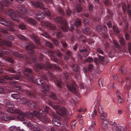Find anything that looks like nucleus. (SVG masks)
I'll return each mask as SVG.
<instances>
[{"label": "nucleus", "mask_w": 131, "mask_h": 131, "mask_svg": "<svg viewBox=\"0 0 131 131\" xmlns=\"http://www.w3.org/2000/svg\"><path fill=\"white\" fill-rule=\"evenodd\" d=\"M48 104L57 110L56 112L58 114L64 116L65 117L66 119L68 118L69 117V115H68L67 110L65 107H62L60 108L58 105H54L51 102H49Z\"/></svg>", "instance_id": "obj_7"}, {"label": "nucleus", "mask_w": 131, "mask_h": 131, "mask_svg": "<svg viewBox=\"0 0 131 131\" xmlns=\"http://www.w3.org/2000/svg\"><path fill=\"white\" fill-rule=\"evenodd\" d=\"M28 87L30 89L29 90L30 91H31V92L29 91L23 90L20 86L18 85L15 86V89L17 90L23 92V93L26 94L29 96L32 97L34 95V94L35 92L34 90L32 87L28 85Z\"/></svg>", "instance_id": "obj_10"}, {"label": "nucleus", "mask_w": 131, "mask_h": 131, "mask_svg": "<svg viewBox=\"0 0 131 131\" xmlns=\"http://www.w3.org/2000/svg\"><path fill=\"white\" fill-rule=\"evenodd\" d=\"M113 42L114 45L117 48H119L121 47L119 44L115 40H113Z\"/></svg>", "instance_id": "obj_46"}, {"label": "nucleus", "mask_w": 131, "mask_h": 131, "mask_svg": "<svg viewBox=\"0 0 131 131\" xmlns=\"http://www.w3.org/2000/svg\"><path fill=\"white\" fill-rule=\"evenodd\" d=\"M2 119L3 120L6 121H8L9 120H11V118L8 116H3L2 117Z\"/></svg>", "instance_id": "obj_42"}, {"label": "nucleus", "mask_w": 131, "mask_h": 131, "mask_svg": "<svg viewBox=\"0 0 131 131\" xmlns=\"http://www.w3.org/2000/svg\"><path fill=\"white\" fill-rule=\"evenodd\" d=\"M9 71L12 73H15L16 72L15 69L13 67H9L8 69Z\"/></svg>", "instance_id": "obj_53"}, {"label": "nucleus", "mask_w": 131, "mask_h": 131, "mask_svg": "<svg viewBox=\"0 0 131 131\" xmlns=\"http://www.w3.org/2000/svg\"><path fill=\"white\" fill-rule=\"evenodd\" d=\"M55 21L61 25V29L64 32L67 31L68 30L72 31L74 30V28L72 25H71L70 28H68L67 23L66 20L63 19L62 17H56L55 19Z\"/></svg>", "instance_id": "obj_6"}, {"label": "nucleus", "mask_w": 131, "mask_h": 131, "mask_svg": "<svg viewBox=\"0 0 131 131\" xmlns=\"http://www.w3.org/2000/svg\"><path fill=\"white\" fill-rule=\"evenodd\" d=\"M50 85H48L47 84H46L45 85L44 84L42 87H43V89L45 91L47 92H48L50 90Z\"/></svg>", "instance_id": "obj_33"}, {"label": "nucleus", "mask_w": 131, "mask_h": 131, "mask_svg": "<svg viewBox=\"0 0 131 131\" xmlns=\"http://www.w3.org/2000/svg\"><path fill=\"white\" fill-rule=\"evenodd\" d=\"M47 74L50 79L53 81L57 86L60 89L62 88L63 83L61 79H58L56 76L53 75L49 71L48 72Z\"/></svg>", "instance_id": "obj_11"}, {"label": "nucleus", "mask_w": 131, "mask_h": 131, "mask_svg": "<svg viewBox=\"0 0 131 131\" xmlns=\"http://www.w3.org/2000/svg\"><path fill=\"white\" fill-rule=\"evenodd\" d=\"M3 33H6L5 36V38L12 40H14V36L12 35H10L9 34H7L6 31H4Z\"/></svg>", "instance_id": "obj_27"}, {"label": "nucleus", "mask_w": 131, "mask_h": 131, "mask_svg": "<svg viewBox=\"0 0 131 131\" xmlns=\"http://www.w3.org/2000/svg\"><path fill=\"white\" fill-rule=\"evenodd\" d=\"M30 37L32 40L35 41L37 45H40V40L39 37L33 34L31 35Z\"/></svg>", "instance_id": "obj_23"}, {"label": "nucleus", "mask_w": 131, "mask_h": 131, "mask_svg": "<svg viewBox=\"0 0 131 131\" xmlns=\"http://www.w3.org/2000/svg\"><path fill=\"white\" fill-rule=\"evenodd\" d=\"M107 11L108 15L106 16L105 18V20H107L108 19H112V17L113 16V13L110 10L108 9L107 10Z\"/></svg>", "instance_id": "obj_26"}, {"label": "nucleus", "mask_w": 131, "mask_h": 131, "mask_svg": "<svg viewBox=\"0 0 131 131\" xmlns=\"http://www.w3.org/2000/svg\"><path fill=\"white\" fill-rule=\"evenodd\" d=\"M10 129L11 131H17V128L15 126H12L10 127Z\"/></svg>", "instance_id": "obj_64"}, {"label": "nucleus", "mask_w": 131, "mask_h": 131, "mask_svg": "<svg viewBox=\"0 0 131 131\" xmlns=\"http://www.w3.org/2000/svg\"><path fill=\"white\" fill-rule=\"evenodd\" d=\"M51 41L53 42L54 44L56 46H59V43L58 41L57 40L53 39Z\"/></svg>", "instance_id": "obj_43"}, {"label": "nucleus", "mask_w": 131, "mask_h": 131, "mask_svg": "<svg viewBox=\"0 0 131 131\" xmlns=\"http://www.w3.org/2000/svg\"><path fill=\"white\" fill-rule=\"evenodd\" d=\"M80 53L78 54V57L80 59H81L82 58V55L83 57H86L88 55V54L89 52L88 51V49L87 48H84L80 50Z\"/></svg>", "instance_id": "obj_17"}, {"label": "nucleus", "mask_w": 131, "mask_h": 131, "mask_svg": "<svg viewBox=\"0 0 131 131\" xmlns=\"http://www.w3.org/2000/svg\"><path fill=\"white\" fill-rule=\"evenodd\" d=\"M35 47V46L32 43H31L26 47V48L28 50V52L30 53H34V51L33 49Z\"/></svg>", "instance_id": "obj_19"}, {"label": "nucleus", "mask_w": 131, "mask_h": 131, "mask_svg": "<svg viewBox=\"0 0 131 131\" xmlns=\"http://www.w3.org/2000/svg\"><path fill=\"white\" fill-rule=\"evenodd\" d=\"M19 39L24 40H26L27 39L26 37L21 35H18L17 36Z\"/></svg>", "instance_id": "obj_44"}, {"label": "nucleus", "mask_w": 131, "mask_h": 131, "mask_svg": "<svg viewBox=\"0 0 131 131\" xmlns=\"http://www.w3.org/2000/svg\"><path fill=\"white\" fill-rule=\"evenodd\" d=\"M0 57L4 58L5 59L7 60V61L13 63L14 62V61L10 57H8L7 56H4L3 54L0 53Z\"/></svg>", "instance_id": "obj_25"}, {"label": "nucleus", "mask_w": 131, "mask_h": 131, "mask_svg": "<svg viewBox=\"0 0 131 131\" xmlns=\"http://www.w3.org/2000/svg\"><path fill=\"white\" fill-rule=\"evenodd\" d=\"M96 51L97 53H98L102 54H103L104 52L100 48H97L96 49Z\"/></svg>", "instance_id": "obj_49"}, {"label": "nucleus", "mask_w": 131, "mask_h": 131, "mask_svg": "<svg viewBox=\"0 0 131 131\" xmlns=\"http://www.w3.org/2000/svg\"><path fill=\"white\" fill-rule=\"evenodd\" d=\"M31 4L36 8H39L42 9L43 11L46 14L47 16H50L51 14L49 10L45 7L39 1H33L31 2Z\"/></svg>", "instance_id": "obj_9"}, {"label": "nucleus", "mask_w": 131, "mask_h": 131, "mask_svg": "<svg viewBox=\"0 0 131 131\" xmlns=\"http://www.w3.org/2000/svg\"><path fill=\"white\" fill-rule=\"evenodd\" d=\"M26 11V10L25 13H22L21 15H19V16H20V18L26 19L27 22L29 24H32L33 25H36L37 23V22L35 19L32 18H28Z\"/></svg>", "instance_id": "obj_14"}, {"label": "nucleus", "mask_w": 131, "mask_h": 131, "mask_svg": "<svg viewBox=\"0 0 131 131\" xmlns=\"http://www.w3.org/2000/svg\"><path fill=\"white\" fill-rule=\"evenodd\" d=\"M80 39L83 42L86 41L87 40H86L85 37L83 35H80L79 37Z\"/></svg>", "instance_id": "obj_54"}, {"label": "nucleus", "mask_w": 131, "mask_h": 131, "mask_svg": "<svg viewBox=\"0 0 131 131\" xmlns=\"http://www.w3.org/2000/svg\"><path fill=\"white\" fill-rule=\"evenodd\" d=\"M77 73L75 75V78L77 80H80L81 78V76L79 74L80 72H79Z\"/></svg>", "instance_id": "obj_55"}, {"label": "nucleus", "mask_w": 131, "mask_h": 131, "mask_svg": "<svg viewBox=\"0 0 131 131\" xmlns=\"http://www.w3.org/2000/svg\"><path fill=\"white\" fill-rule=\"evenodd\" d=\"M1 36L0 34V51L1 52L5 54H9L10 56L13 55L17 57L22 58L28 60V57L26 55L21 54L17 52L8 49V47L7 46H12V42L8 40L4 41L2 40Z\"/></svg>", "instance_id": "obj_2"}, {"label": "nucleus", "mask_w": 131, "mask_h": 131, "mask_svg": "<svg viewBox=\"0 0 131 131\" xmlns=\"http://www.w3.org/2000/svg\"><path fill=\"white\" fill-rule=\"evenodd\" d=\"M0 23L4 25L7 26V29L8 30L12 32H15V30L13 28L14 26V24L9 21L1 18L0 19Z\"/></svg>", "instance_id": "obj_12"}, {"label": "nucleus", "mask_w": 131, "mask_h": 131, "mask_svg": "<svg viewBox=\"0 0 131 131\" xmlns=\"http://www.w3.org/2000/svg\"><path fill=\"white\" fill-rule=\"evenodd\" d=\"M13 0H6L4 1L2 4V6L4 7L8 6H9V4H11Z\"/></svg>", "instance_id": "obj_30"}, {"label": "nucleus", "mask_w": 131, "mask_h": 131, "mask_svg": "<svg viewBox=\"0 0 131 131\" xmlns=\"http://www.w3.org/2000/svg\"><path fill=\"white\" fill-rule=\"evenodd\" d=\"M40 61L43 62V63L40 62L38 63L37 57L35 56L32 55L29 60L35 63V66L37 68L41 69L43 68L48 70L53 68L55 69L59 70L60 67L59 66L56 64H53L52 65L48 61L47 58L43 54H40L39 56Z\"/></svg>", "instance_id": "obj_1"}, {"label": "nucleus", "mask_w": 131, "mask_h": 131, "mask_svg": "<svg viewBox=\"0 0 131 131\" xmlns=\"http://www.w3.org/2000/svg\"><path fill=\"white\" fill-rule=\"evenodd\" d=\"M58 12L62 16L64 15V13L61 8L60 7H58Z\"/></svg>", "instance_id": "obj_60"}, {"label": "nucleus", "mask_w": 131, "mask_h": 131, "mask_svg": "<svg viewBox=\"0 0 131 131\" xmlns=\"http://www.w3.org/2000/svg\"><path fill=\"white\" fill-rule=\"evenodd\" d=\"M23 123L27 127H31L33 125L30 122L28 121H27L26 122H24Z\"/></svg>", "instance_id": "obj_41"}, {"label": "nucleus", "mask_w": 131, "mask_h": 131, "mask_svg": "<svg viewBox=\"0 0 131 131\" xmlns=\"http://www.w3.org/2000/svg\"><path fill=\"white\" fill-rule=\"evenodd\" d=\"M41 35L42 36H44L48 38H49L50 37V35L47 32H44L41 33Z\"/></svg>", "instance_id": "obj_57"}, {"label": "nucleus", "mask_w": 131, "mask_h": 131, "mask_svg": "<svg viewBox=\"0 0 131 131\" xmlns=\"http://www.w3.org/2000/svg\"><path fill=\"white\" fill-rule=\"evenodd\" d=\"M61 43L64 48L66 49L68 47V44L64 40H62L61 41Z\"/></svg>", "instance_id": "obj_39"}, {"label": "nucleus", "mask_w": 131, "mask_h": 131, "mask_svg": "<svg viewBox=\"0 0 131 131\" xmlns=\"http://www.w3.org/2000/svg\"><path fill=\"white\" fill-rule=\"evenodd\" d=\"M96 29L98 31H101L102 29V26L100 25H98L96 27Z\"/></svg>", "instance_id": "obj_52"}, {"label": "nucleus", "mask_w": 131, "mask_h": 131, "mask_svg": "<svg viewBox=\"0 0 131 131\" xmlns=\"http://www.w3.org/2000/svg\"><path fill=\"white\" fill-rule=\"evenodd\" d=\"M107 114L105 113H103L100 116V118L101 119H104L106 117Z\"/></svg>", "instance_id": "obj_50"}, {"label": "nucleus", "mask_w": 131, "mask_h": 131, "mask_svg": "<svg viewBox=\"0 0 131 131\" xmlns=\"http://www.w3.org/2000/svg\"><path fill=\"white\" fill-rule=\"evenodd\" d=\"M83 33L88 35H90L91 33L89 28H87L84 29L83 30Z\"/></svg>", "instance_id": "obj_36"}, {"label": "nucleus", "mask_w": 131, "mask_h": 131, "mask_svg": "<svg viewBox=\"0 0 131 131\" xmlns=\"http://www.w3.org/2000/svg\"><path fill=\"white\" fill-rule=\"evenodd\" d=\"M18 10L17 12L14 13L12 9H9L6 11L5 14L11 17V18L13 20L19 22V18L20 16L19 15H21L22 13H25L26 10V7L24 6L20 5L18 7Z\"/></svg>", "instance_id": "obj_4"}, {"label": "nucleus", "mask_w": 131, "mask_h": 131, "mask_svg": "<svg viewBox=\"0 0 131 131\" xmlns=\"http://www.w3.org/2000/svg\"><path fill=\"white\" fill-rule=\"evenodd\" d=\"M19 27L20 29L23 30L25 29L26 28L25 25L23 24H19Z\"/></svg>", "instance_id": "obj_61"}, {"label": "nucleus", "mask_w": 131, "mask_h": 131, "mask_svg": "<svg viewBox=\"0 0 131 131\" xmlns=\"http://www.w3.org/2000/svg\"><path fill=\"white\" fill-rule=\"evenodd\" d=\"M97 111L95 109H94V113L92 112L90 114V117L91 119H95L96 117L97 116Z\"/></svg>", "instance_id": "obj_29"}, {"label": "nucleus", "mask_w": 131, "mask_h": 131, "mask_svg": "<svg viewBox=\"0 0 131 131\" xmlns=\"http://www.w3.org/2000/svg\"><path fill=\"white\" fill-rule=\"evenodd\" d=\"M46 53H48L49 56L50 55L51 59L55 62H56L57 59L55 56L53 55L55 54V52L52 50H46Z\"/></svg>", "instance_id": "obj_21"}, {"label": "nucleus", "mask_w": 131, "mask_h": 131, "mask_svg": "<svg viewBox=\"0 0 131 131\" xmlns=\"http://www.w3.org/2000/svg\"><path fill=\"white\" fill-rule=\"evenodd\" d=\"M41 25L43 26L48 27L51 29L55 30L56 29V27L53 24H51L49 21H42L40 23Z\"/></svg>", "instance_id": "obj_16"}, {"label": "nucleus", "mask_w": 131, "mask_h": 131, "mask_svg": "<svg viewBox=\"0 0 131 131\" xmlns=\"http://www.w3.org/2000/svg\"><path fill=\"white\" fill-rule=\"evenodd\" d=\"M45 111H44L45 112L46 114V113H47L48 114H49V112H52V111H51L49 107L47 106H46L45 107ZM51 113L53 115L54 114H53V112H51Z\"/></svg>", "instance_id": "obj_38"}, {"label": "nucleus", "mask_w": 131, "mask_h": 131, "mask_svg": "<svg viewBox=\"0 0 131 131\" xmlns=\"http://www.w3.org/2000/svg\"><path fill=\"white\" fill-rule=\"evenodd\" d=\"M76 9L78 13H80L82 9V6L79 4H77L76 6Z\"/></svg>", "instance_id": "obj_34"}, {"label": "nucleus", "mask_w": 131, "mask_h": 131, "mask_svg": "<svg viewBox=\"0 0 131 131\" xmlns=\"http://www.w3.org/2000/svg\"><path fill=\"white\" fill-rule=\"evenodd\" d=\"M75 26L76 27L78 28L81 24V22L80 19H77L76 21L74 22Z\"/></svg>", "instance_id": "obj_32"}, {"label": "nucleus", "mask_w": 131, "mask_h": 131, "mask_svg": "<svg viewBox=\"0 0 131 131\" xmlns=\"http://www.w3.org/2000/svg\"><path fill=\"white\" fill-rule=\"evenodd\" d=\"M93 60V59L92 58L88 57L85 59L86 62H91Z\"/></svg>", "instance_id": "obj_63"}, {"label": "nucleus", "mask_w": 131, "mask_h": 131, "mask_svg": "<svg viewBox=\"0 0 131 131\" xmlns=\"http://www.w3.org/2000/svg\"><path fill=\"white\" fill-rule=\"evenodd\" d=\"M4 78L8 80H12L14 78L16 80H19L20 79V76L18 75H12V76H9L7 75H5L3 76Z\"/></svg>", "instance_id": "obj_22"}, {"label": "nucleus", "mask_w": 131, "mask_h": 131, "mask_svg": "<svg viewBox=\"0 0 131 131\" xmlns=\"http://www.w3.org/2000/svg\"><path fill=\"white\" fill-rule=\"evenodd\" d=\"M55 55H56L59 57L60 58H62L63 54L59 50H57L54 52Z\"/></svg>", "instance_id": "obj_37"}, {"label": "nucleus", "mask_w": 131, "mask_h": 131, "mask_svg": "<svg viewBox=\"0 0 131 131\" xmlns=\"http://www.w3.org/2000/svg\"><path fill=\"white\" fill-rule=\"evenodd\" d=\"M22 103L25 104H27L31 108L36 109L37 104L35 102L32 101H28L25 98L23 97L22 99Z\"/></svg>", "instance_id": "obj_15"}, {"label": "nucleus", "mask_w": 131, "mask_h": 131, "mask_svg": "<svg viewBox=\"0 0 131 131\" xmlns=\"http://www.w3.org/2000/svg\"><path fill=\"white\" fill-rule=\"evenodd\" d=\"M126 84L130 86L131 84V78L129 77L126 78Z\"/></svg>", "instance_id": "obj_48"}, {"label": "nucleus", "mask_w": 131, "mask_h": 131, "mask_svg": "<svg viewBox=\"0 0 131 131\" xmlns=\"http://www.w3.org/2000/svg\"><path fill=\"white\" fill-rule=\"evenodd\" d=\"M88 7L89 11L91 12H92L94 8L92 4H89L88 6Z\"/></svg>", "instance_id": "obj_62"}, {"label": "nucleus", "mask_w": 131, "mask_h": 131, "mask_svg": "<svg viewBox=\"0 0 131 131\" xmlns=\"http://www.w3.org/2000/svg\"><path fill=\"white\" fill-rule=\"evenodd\" d=\"M5 105V106L8 108L7 110V112L11 114H18V118L21 121L25 120V118L26 117L31 118L33 117L34 116H35V115L34 113V111H33V113L30 112L25 113L19 110L13 109L12 108L14 107V105L13 102L9 101H7L6 102Z\"/></svg>", "instance_id": "obj_3"}, {"label": "nucleus", "mask_w": 131, "mask_h": 131, "mask_svg": "<svg viewBox=\"0 0 131 131\" xmlns=\"http://www.w3.org/2000/svg\"><path fill=\"white\" fill-rule=\"evenodd\" d=\"M35 131H39L40 129L39 127L36 125H32L31 127Z\"/></svg>", "instance_id": "obj_40"}, {"label": "nucleus", "mask_w": 131, "mask_h": 131, "mask_svg": "<svg viewBox=\"0 0 131 131\" xmlns=\"http://www.w3.org/2000/svg\"><path fill=\"white\" fill-rule=\"evenodd\" d=\"M72 68L74 72L77 73L79 72V68L77 64H73L72 66Z\"/></svg>", "instance_id": "obj_28"}, {"label": "nucleus", "mask_w": 131, "mask_h": 131, "mask_svg": "<svg viewBox=\"0 0 131 131\" xmlns=\"http://www.w3.org/2000/svg\"><path fill=\"white\" fill-rule=\"evenodd\" d=\"M67 83H68L67 85L68 89L74 94H76L77 91L75 88L76 85L75 82L71 79H69L67 81Z\"/></svg>", "instance_id": "obj_13"}, {"label": "nucleus", "mask_w": 131, "mask_h": 131, "mask_svg": "<svg viewBox=\"0 0 131 131\" xmlns=\"http://www.w3.org/2000/svg\"><path fill=\"white\" fill-rule=\"evenodd\" d=\"M124 127L121 126H117L116 127V131H124Z\"/></svg>", "instance_id": "obj_47"}, {"label": "nucleus", "mask_w": 131, "mask_h": 131, "mask_svg": "<svg viewBox=\"0 0 131 131\" xmlns=\"http://www.w3.org/2000/svg\"><path fill=\"white\" fill-rule=\"evenodd\" d=\"M113 28L115 33L117 34H118L119 33L120 31L119 29L115 26H113Z\"/></svg>", "instance_id": "obj_51"}, {"label": "nucleus", "mask_w": 131, "mask_h": 131, "mask_svg": "<svg viewBox=\"0 0 131 131\" xmlns=\"http://www.w3.org/2000/svg\"><path fill=\"white\" fill-rule=\"evenodd\" d=\"M46 45L49 48L52 49L53 48V45L52 43L49 42L47 41L46 42Z\"/></svg>", "instance_id": "obj_58"}, {"label": "nucleus", "mask_w": 131, "mask_h": 131, "mask_svg": "<svg viewBox=\"0 0 131 131\" xmlns=\"http://www.w3.org/2000/svg\"><path fill=\"white\" fill-rule=\"evenodd\" d=\"M50 97L52 99L56 100L57 96L56 95L53 93H51L50 94Z\"/></svg>", "instance_id": "obj_45"}, {"label": "nucleus", "mask_w": 131, "mask_h": 131, "mask_svg": "<svg viewBox=\"0 0 131 131\" xmlns=\"http://www.w3.org/2000/svg\"><path fill=\"white\" fill-rule=\"evenodd\" d=\"M34 113L35 115V116L42 122L46 123L49 122V119L44 110L40 109L38 112L34 111Z\"/></svg>", "instance_id": "obj_8"}, {"label": "nucleus", "mask_w": 131, "mask_h": 131, "mask_svg": "<svg viewBox=\"0 0 131 131\" xmlns=\"http://www.w3.org/2000/svg\"><path fill=\"white\" fill-rule=\"evenodd\" d=\"M119 41L120 45L121 46H124L126 45L125 40L123 37H120L119 38Z\"/></svg>", "instance_id": "obj_31"}, {"label": "nucleus", "mask_w": 131, "mask_h": 131, "mask_svg": "<svg viewBox=\"0 0 131 131\" xmlns=\"http://www.w3.org/2000/svg\"><path fill=\"white\" fill-rule=\"evenodd\" d=\"M52 123L57 126H59L61 125V122L60 120L56 118H53L52 120Z\"/></svg>", "instance_id": "obj_24"}, {"label": "nucleus", "mask_w": 131, "mask_h": 131, "mask_svg": "<svg viewBox=\"0 0 131 131\" xmlns=\"http://www.w3.org/2000/svg\"><path fill=\"white\" fill-rule=\"evenodd\" d=\"M63 36V34L62 33L60 32L59 31L57 33V37L59 38L60 39Z\"/></svg>", "instance_id": "obj_59"}, {"label": "nucleus", "mask_w": 131, "mask_h": 131, "mask_svg": "<svg viewBox=\"0 0 131 131\" xmlns=\"http://www.w3.org/2000/svg\"><path fill=\"white\" fill-rule=\"evenodd\" d=\"M24 74L27 76L28 80L30 82L35 83L39 86H42L44 84L45 82L40 78H37L34 80V77L33 72L31 69L26 67L25 69Z\"/></svg>", "instance_id": "obj_5"}, {"label": "nucleus", "mask_w": 131, "mask_h": 131, "mask_svg": "<svg viewBox=\"0 0 131 131\" xmlns=\"http://www.w3.org/2000/svg\"><path fill=\"white\" fill-rule=\"evenodd\" d=\"M37 16H36L35 18L38 20L41 19H43L45 17L46 15L41 11H38L36 13Z\"/></svg>", "instance_id": "obj_20"}, {"label": "nucleus", "mask_w": 131, "mask_h": 131, "mask_svg": "<svg viewBox=\"0 0 131 131\" xmlns=\"http://www.w3.org/2000/svg\"><path fill=\"white\" fill-rule=\"evenodd\" d=\"M20 96L21 95L20 94H18L14 93L11 94V96L13 98L17 99H19Z\"/></svg>", "instance_id": "obj_35"}, {"label": "nucleus", "mask_w": 131, "mask_h": 131, "mask_svg": "<svg viewBox=\"0 0 131 131\" xmlns=\"http://www.w3.org/2000/svg\"><path fill=\"white\" fill-rule=\"evenodd\" d=\"M95 125L96 124L95 123V122H93L90 127V129L91 130H94L95 129Z\"/></svg>", "instance_id": "obj_56"}, {"label": "nucleus", "mask_w": 131, "mask_h": 131, "mask_svg": "<svg viewBox=\"0 0 131 131\" xmlns=\"http://www.w3.org/2000/svg\"><path fill=\"white\" fill-rule=\"evenodd\" d=\"M122 9L124 13H125L127 11L128 15L131 16V10L129 9L131 7V6L129 5H127V7L126 4L124 3H122Z\"/></svg>", "instance_id": "obj_18"}]
</instances>
